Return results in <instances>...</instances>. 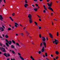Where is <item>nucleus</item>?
<instances>
[{
  "label": "nucleus",
  "mask_w": 60,
  "mask_h": 60,
  "mask_svg": "<svg viewBox=\"0 0 60 60\" xmlns=\"http://www.w3.org/2000/svg\"><path fill=\"white\" fill-rule=\"evenodd\" d=\"M28 18L29 19V21L30 22V24L32 23V22H33V20L32 19V15H31V14H29L28 15Z\"/></svg>",
  "instance_id": "f257e3e1"
},
{
  "label": "nucleus",
  "mask_w": 60,
  "mask_h": 60,
  "mask_svg": "<svg viewBox=\"0 0 60 60\" xmlns=\"http://www.w3.org/2000/svg\"><path fill=\"white\" fill-rule=\"evenodd\" d=\"M52 2H51L48 5L49 6V7H48V9L50 10H51L52 11H53V10L52 8H50L52 6Z\"/></svg>",
  "instance_id": "f03ea898"
},
{
  "label": "nucleus",
  "mask_w": 60,
  "mask_h": 60,
  "mask_svg": "<svg viewBox=\"0 0 60 60\" xmlns=\"http://www.w3.org/2000/svg\"><path fill=\"white\" fill-rule=\"evenodd\" d=\"M55 44L56 45H57L59 43V41L58 40H57L56 39H54V41H53V43L54 44H55Z\"/></svg>",
  "instance_id": "7ed1b4c3"
},
{
  "label": "nucleus",
  "mask_w": 60,
  "mask_h": 60,
  "mask_svg": "<svg viewBox=\"0 0 60 60\" xmlns=\"http://www.w3.org/2000/svg\"><path fill=\"white\" fill-rule=\"evenodd\" d=\"M5 41H6V42H7L8 43V44H9V45H10L11 44V43H12V42H11V41H8L7 40V39H6Z\"/></svg>",
  "instance_id": "20e7f679"
},
{
  "label": "nucleus",
  "mask_w": 60,
  "mask_h": 60,
  "mask_svg": "<svg viewBox=\"0 0 60 60\" xmlns=\"http://www.w3.org/2000/svg\"><path fill=\"white\" fill-rule=\"evenodd\" d=\"M1 50L2 52H6V51L5 50V49L4 48H2L1 49Z\"/></svg>",
  "instance_id": "39448f33"
},
{
  "label": "nucleus",
  "mask_w": 60,
  "mask_h": 60,
  "mask_svg": "<svg viewBox=\"0 0 60 60\" xmlns=\"http://www.w3.org/2000/svg\"><path fill=\"white\" fill-rule=\"evenodd\" d=\"M42 41L43 42L45 41H46V38L44 37H42Z\"/></svg>",
  "instance_id": "423d86ee"
},
{
  "label": "nucleus",
  "mask_w": 60,
  "mask_h": 60,
  "mask_svg": "<svg viewBox=\"0 0 60 60\" xmlns=\"http://www.w3.org/2000/svg\"><path fill=\"white\" fill-rule=\"evenodd\" d=\"M0 30H1V32H4V29L3 28V27H0Z\"/></svg>",
  "instance_id": "0eeeda50"
},
{
  "label": "nucleus",
  "mask_w": 60,
  "mask_h": 60,
  "mask_svg": "<svg viewBox=\"0 0 60 60\" xmlns=\"http://www.w3.org/2000/svg\"><path fill=\"white\" fill-rule=\"evenodd\" d=\"M43 44L45 48H46V47H47V46L46 45V43L45 42H43Z\"/></svg>",
  "instance_id": "6e6552de"
},
{
  "label": "nucleus",
  "mask_w": 60,
  "mask_h": 60,
  "mask_svg": "<svg viewBox=\"0 0 60 60\" xmlns=\"http://www.w3.org/2000/svg\"><path fill=\"white\" fill-rule=\"evenodd\" d=\"M45 50L44 49V47L43 46V47L41 49V51L42 52H44Z\"/></svg>",
  "instance_id": "1a4fd4ad"
},
{
  "label": "nucleus",
  "mask_w": 60,
  "mask_h": 60,
  "mask_svg": "<svg viewBox=\"0 0 60 60\" xmlns=\"http://www.w3.org/2000/svg\"><path fill=\"white\" fill-rule=\"evenodd\" d=\"M3 18L2 17V16L1 15H0V20H1V21H3Z\"/></svg>",
  "instance_id": "9d476101"
},
{
  "label": "nucleus",
  "mask_w": 60,
  "mask_h": 60,
  "mask_svg": "<svg viewBox=\"0 0 60 60\" xmlns=\"http://www.w3.org/2000/svg\"><path fill=\"white\" fill-rule=\"evenodd\" d=\"M49 35L50 36V37L51 38H53V36L52 35L51 33H49Z\"/></svg>",
  "instance_id": "9b49d317"
},
{
  "label": "nucleus",
  "mask_w": 60,
  "mask_h": 60,
  "mask_svg": "<svg viewBox=\"0 0 60 60\" xmlns=\"http://www.w3.org/2000/svg\"><path fill=\"white\" fill-rule=\"evenodd\" d=\"M10 52L12 53H13L14 54H15V52H14V51L12 50H10Z\"/></svg>",
  "instance_id": "f8f14e48"
},
{
  "label": "nucleus",
  "mask_w": 60,
  "mask_h": 60,
  "mask_svg": "<svg viewBox=\"0 0 60 60\" xmlns=\"http://www.w3.org/2000/svg\"><path fill=\"white\" fill-rule=\"evenodd\" d=\"M15 26L16 27H18L17 26H18L19 25L17 23H15Z\"/></svg>",
  "instance_id": "ddd939ff"
},
{
  "label": "nucleus",
  "mask_w": 60,
  "mask_h": 60,
  "mask_svg": "<svg viewBox=\"0 0 60 60\" xmlns=\"http://www.w3.org/2000/svg\"><path fill=\"white\" fill-rule=\"evenodd\" d=\"M24 6L25 8H27V6H28V4H25Z\"/></svg>",
  "instance_id": "4468645a"
},
{
  "label": "nucleus",
  "mask_w": 60,
  "mask_h": 60,
  "mask_svg": "<svg viewBox=\"0 0 60 60\" xmlns=\"http://www.w3.org/2000/svg\"><path fill=\"white\" fill-rule=\"evenodd\" d=\"M4 56L6 57H7V53H4Z\"/></svg>",
  "instance_id": "2eb2a0df"
},
{
  "label": "nucleus",
  "mask_w": 60,
  "mask_h": 60,
  "mask_svg": "<svg viewBox=\"0 0 60 60\" xmlns=\"http://www.w3.org/2000/svg\"><path fill=\"white\" fill-rule=\"evenodd\" d=\"M11 48H12V49H14L15 48V47H14V46L13 45H11Z\"/></svg>",
  "instance_id": "dca6fc26"
},
{
  "label": "nucleus",
  "mask_w": 60,
  "mask_h": 60,
  "mask_svg": "<svg viewBox=\"0 0 60 60\" xmlns=\"http://www.w3.org/2000/svg\"><path fill=\"white\" fill-rule=\"evenodd\" d=\"M5 37L6 38H9V37L7 35H6L5 36Z\"/></svg>",
  "instance_id": "f3484780"
},
{
  "label": "nucleus",
  "mask_w": 60,
  "mask_h": 60,
  "mask_svg": "<svg viewBox=\"0 0 60 60\" xmlns=\"http://www.w3.org/2000/svg\"><path fill=\"white\" fill-rule=\"evenodd\" d=\"M6 46H7V47H9V44H8V43L7 42L6 43Z\"/></svg>",
  "instance_id": "a211bd4d"
},
{
  "label": "nucleus",
  "mask_w": 60,
  "mask_h": 60,
  "mask_svg": "<svg viewBox=\"0 0 60 60\" xmlns=\"http://www.w3.org/2000/svg\"><path fill=\"white\" fill-rule=\"evenodd\" d=\"M55 53L56 55H58L59 54V52L57 51H56L55 52Z\"/></svg>",
  "instance_id": "6ab92c4d"
},
{
  "label": "nucleus",
  "mask_w": 60,
  "mask_h": 60,
  "mask_svg": "<svg viewBox=\"0 0 60 60\" xmlns=\"http://www.w3.org/2000/svg\"><path fill=\"white\" fill-rule=\"evenodd\" d=\"M12 42L14 43V44H16V43H15V41L13 40H12Z\"/></svg>",
  "instance_id": "aec40b11"
},
{
  "label": "nucleus",
  "mask_w": 60,
  "mask_h": 60,
  "mask_svg": "<svg viewBox=\"0 0 60 60\" xmlns=\"http://www.w3.org/2000/svg\"><path fill=\"white\" fill-rule=\"evenodd\" d=\"M16 44L17 46H18V47H20V45H19L18 43H16Z\"/></svg>",
  "instance_id": "412c9836"
},
{
  "label": "nucleus",
  "mask_w": 60,
  "mask_h": 60,
  "mask_svg": "<svg viewBox=\"0 0 60 60\" xmlns=\"http://www.w3.org/2000/svg\"><path fill=\"white\" fill-rule=\"evenodd\" d=\"M7 57H8H8L10 56V54L8 53H7Z\"/></svg>",
  "instance_id": "4be33fe9"
},
{
  "label": "nucleus",
  "mask_w": 60,
  "mask_h": 60,
  "mask_svg": "<svg viewBox=\"0 0 60 60\" xmlns=\"http://www.w3.org/2000/svg\"><path fill=\"white\" fill-rule=\"evenodd\" d=\"M20 34H21L22 36H24V34L23 33H21Z\"/></svg>",
  "instance_id": "5701e85b"
},
{
  "label": "nucleus",
  "mask_w": 60,
  "mask_h": 60,
  "mask_svg": "<svg viewBox=\"0 0 60 60\" xmlns=\"http://www.w3.org/2000/svg\"><path fill=\"white\" fill-rule=\"evenodd\" d=\"M37 9H38V8H34V10L35 11H37Z\"/></svg>",
  "instance_id": "b1692460"
},
{
  "label": "nucleus",
  "mask_w": 60,
  "mask_h": 60,
  "mask_svg": "<svg viewBox=\"0 0 60 60\" xmlns=\"http://www.w3.org/2000/svg\"><path fill=\"white\" fill-rule=\"evenodd\" d=\"M34 23L35 24L36 26H37V25H38V24H37V22H34Z\"/></svg>",
  "instance_id": "393cba45"
},
{
  "label": "nucleus",
  "mask_w": 60,
  "mask_h": 60,
  "mask_svg": "<svg viewBox=\"0 0 60 60\" xmlns=\"http://www.w3.org/2000/svg\"><path fill=\"white\" fill-rule=\"evenodd\" d=\"M40 46L41 47L42 46V43H41Z\"/></svg>",
  "instance_id": "a878e982"
},
{
  "label": "nucleus",
  "mask_w": 60,
  "mask_h": 60,
  "mask_svg": "<svg viewBox=\"0 0 60 60\" xmlns=\"http://www.w3.org/2000/svg\"><path fill=\"white\" fill-rule=\"evenodd\" d=\"M9 18L10 19H11V20H12V21H13V19H12V18H11V17H10Z\"/></svg>",
  "instance_id": "bb28decb"
},
{
  "label": "nucleus",
  "mask_w": 60,
  "mask_h": 60,
  "mask_svg": "<svg viewBox=\"0 0 60 60\" xmlns=\"http://www.w3.org/2000/svg\"><path fill=\"white\" fill-rule=\"evenodd\" d=\"M57 36H58V35H59V33H58V32H57Z\"/></svg>",
  "instance_id": "cd10ccee"
},
{
  "label": "nucleus",
  "mask_w": 60,
  "mask_h": 60,
  "mask_svg": "<svg viewBox=\"0 0 60 60\" xmlns=\"http://www.w3.org/2000/svg\"><path fill=\"white\" fill-rule=\"evenodd\" d=\"M11 30V28H8V31H9L10 30Z\"/></svg>",
  "instance_id": "c85d7f7f"
},
{
  "label": "nucleus",
  "mask_w": 60,
  "mask_h": 60,
  "mask_svg": "<svg viewBox=\"0 0 60 60\" xmlns=\"http://www.w3.org/2000/svg\"><path fill=\"white\" fill-rule=\"evenodd\" d=\"M2 28H4V29H5V27L3 25H2Z\"/></svg>",
  "instance_id": "c756f323"
},
{
  "label": "nucleus",
  "mask_w": 60,
  "mask_h": 60,
  "mask_svg": "<svg viewBox=\"0 0 60 60\" xmlns=\"http://www.w3.org/2000/svg\"><path fill=\"white\" fill-rule=\"evenodd\" d=\"M25 2L26 4H27V0H25Z\"/></svg>",
  "instance_id": "7c9ffc66"
},
{
  "label": "nucleus",
  "mask_w": 60,
  "mask_h": 60,
  "mask_svg": "<svg viewBox=\"0 0 60 60\" xmlns=\"http://www.w3.org/2000/svg\"><path fill=\"white\" fill-rule=\"evenodd\" d=\"M45 56H48V55H47V53H45Z\"/></svg>",
  "instance_id": "2f4dec72"
},
{
  "label": "nucleus",
  "mask_w": 60,
  "mask_h": 60,
  "mask_svg": "<svg viewBox=\"0 0 60 60\" xmlns=\"http://www.w3.org/2000/svg\"><path fill=\"white\" fill-rule=\"evenodd\" d=\"M56 59H58V56H57L56 57Z\"/></svg>",
  "instance_id": "473e14b6"
},
{
  "label": "nucleus",
  "mask_w": 60,
  "mask_h": 60,
  "mask_svg": "<svg viewBox=\"0 0 60 60\" xmlns=\"http://www.w3.org/2000/svg\"><path fill=\"white\" fill-rule=\"evenodd\" d=\"M41 29V27L39 26V29Z\"/></svg>",
  "instance_id": "72a5a7b5"
},
{
  "label": "nucleus",
  "mask_w": 60,
  "mask_h": 60,
  "mask_svg": "<svg viewBox=\"0 0 60 60\" xmlns=\"http://www.w3.org/2000/svg\"><path fill=\"white\" fill-rule=\"evenodd\" d=\"M39 37L40 38H41V34H39Z\"/></svg>",
  "instance_id": "f704fd0d"
},
{
  "label": "nucleus",
  "mask_w": 60,
  "mask_h": 60,
  "mask_svg": "<svg viewBox=\"0 0 60 60\" xmlns=\"http://www.w3.org/2000/svg\"><path fill=\"white\" fill-rule=\"evenodd\" d=\"M37 16L39 18H40V19H41V16H40L39 15H37Z\"/></svg>",
  "instance_id": "c9c22d12"
},
{
  "label": "nucleus",
  "mask_w": 60,
  "mask_h": 60,
  "mask_svg": "<svg viewBox=\"0 0 60 60\" xmlns=\"http://www.w3.org/2000/svg\"><path fill=\"white\" fill-rule=\"evenodd\" d=\"M38 53H39V54H40L41 53V51H39L38 52Z\"/></svg>",
  "instance_id": "e433bc0d"
},
{
  "label": "nucleus",
  "mask_w": 60,
  "mask_h": 60,
  "mask_svg": "<svg viewBox=\"0 0 60 60\" xmlns=\"http://www.w3.org/2000/svg\"><path fill=\"white\" fill-rule=\"evenodd\" d=\"M15 15V13H13L12 14V16H14Z\"/></svg>",
  "instance_id": "4c0bfd02"
},
{
  "label": "nucleus",
  "mask_w": 60,
  "mask_h": 60,
  "mask_svg": "<svg viewBox=\"0 0 60 60\" xmlns=\"http://www.w3.org/2000/svg\"><path fill=\"white\" fill-rule=\"evenodd\" d=\"M0 38L1 39H2V40H4V38H2V37L1 36H0Z\"/></svg>",
  "instance_id": "58836bf2"
},
{
  "label": "nucleus",
  "mask_w": 60,
  "mask_h": 60,
  "mask_svg": "<svg viewBox=\"0 0 60 60\" xmlns=\"http://www.w3.org/2000/svg\"><path fill=\"white\" fill-rule=\"evenodd\" d=\"M35 5L36 6V7H38V4H36Z\"/></svg>",
  "instance_id": "ea45409f"
},
{
  "label": "nucleus",
  "mask_w": 60,
  "mask_h": 60,
  "mask_svg": "<svg viewBox=\"0 0 60 60\" xmlns=\"http://www.w3.org/2000/svg\"><path fill=\"white\" fill-rule=\"evenodd\" d=\"M23 29L24 30H25L26 28V27H24L23 28Z\"/></svg>",
  "instance_id": "a19ab883"
},
{
  "label": "nucleus",
  "mask_w": 60,
  "mask_h": 60,
  "mask_svg": "<svg viewBox=\"0 0 60 60\" xmlns=\"http://www.w3.org/2000/svg\"><path fill=\"white\" fill-rule=\"evenodd\" d=\"M0 46H2V43H0Z\"/></svg>",
  "instance_id": "79ce46f5"
},
{
  "label": "nucleus",
  "mask_w": 60,
  "mask_h": 60,
  "mask_svg": "<svg viewBox=\"0 0 60 60\" xmlns=\"http://www.w3.org/2000/svg\"><path fill=\"white\" fill-rule=\"evenodd\" d=\"M44 9H45V11H47V8H44Z\"/></svg>",
  "instance_id": "37998d69"
},
{
  "label": "nucleus",
  "mask_w": 60,
  "mask_h": 60,
  "mask_svg": "<svg viewBox=\"0 0 60 60\" xmlns=\"http://www.w3.org/2000/svg\"><path fill=\"white\" fill-rule=\"evenodd\" d=\"M43 11L44 13H45V12H46V11H45V10H44Z\"/></svg>",
  "instance_id": "c03bdc74"
},
{
  "label": "nucleus",
  "mask_w": 60,
  "mask_h": 60,
  "mask_svg": "<svg viewBox=\"0 0 60 60\" xmlns=\"http://www.w3.org/2000/svg\"><path fill=\"white\" fill-rule=\"evenodd\" d=\"M18 55H19V56H21V54H20L19 53H18Z\"/></svg>",
  "instance_id": "a18cd8bd"
},
{
  "label": "nucleus",
  "mask_w": 60,
  "mask_h": 60,
  "mask_svg": "<svg viewBox=\"0 0 60 60\" xmlns=\"http://www.w3.org/2000/svg\"><path fill=\"white\" fill-rule=\"evenodd\" d=\"M26 32L27 34H29V33H28V32H27V31H26Z\"/></svg>",
  "instance_id": "49530a36"
},
{
  "label": "nucleus",
  "mask_w": 60,
  "mask_h": 60,
  "mask_svg": "<svg viewBox=\"0 0 60 60\" xmlns=\"http://www.w3.org/2000/svg\"><path fill=\"white\" fill-rule=\"evenodd\" d=\"M16 36H18V35H18V34H16Z\"/></svg>",
  "instance_id": "de8ad7c7"
},
{
  "label": "nucleus",
  "mask_w": 60,
  "mask_h": 60,
  "mask_svg": "<svg viewBox=\"0 0 60 60\" xmlns=\"http://www.w3.org/2000/svg\"><path fill=\"white\" fill-rule=\"evenodd\" d=\"M49 0H47V2H49Z\"/></svg>",
  "instance_id": "09e8293b"
},
{
  "label": "nucleus",
  "mask_w": 60,
  "mask_h": 60,
  "mask_svg": "<svg viewBox=\"0 0 60 60\" xmlns=\"http://www.w3.org/2000/svg\"><path fill=\"white\" fill-rule=\"evenodd\" d=\"M39 21H41V19H39Z\"/></svg>",
  "instance_id": "8fccbe9b"
},
{
  "label": "nucleus",
  "mask_w": 60,
  "mask_h": 60,
  "mask_svg": "<svg viewBox=\"0 0 60 60\" xmlns=\"http://www.w3.org/2000/svg\"><path fill=\"white\" fill-rule=\"evenodd\" d=\"M43 6L44 8H46V7H45V5H43Z\"/></svg>",
  "instance_id": "3c124183"
},
{
  "label": "nucleus",
  "mask_w": 60,
  "mask_h": 60,
  "mask_svg": "<svg viewBox=\"0 0 60 60\" xmlns=\"http://www.w3.org/2000/svg\"><path fill=\"white\" fill-rule=\"evenodd\" d=\"M19 25H20V26H22V25L21 24H20Z\"/></svg>",
  "instance_id": "603ef678"
},
{
  "label": "nucleus",
  "mask_w": 60,
  "mask_h": 60,
  "mask_svg": "<svg viewBox=\"0 0 60 60\" xmlns=\"http://www.w3.org/2000/svg\"><path fill=\"white\" fill-rule=\"evenodd\" d=\"M43 56L44 57H45V55H43Z\"/></svg>",
  "instance_id": "864d4df0"
},
{
  "label": "nucleus",
  "mask_w": 60,
  "mask_h": 60,
  "mask_svg": "<svg viewBox=\"0 0 60 60\" xmlns=\"http://www.w3.org/2000/svg\"><path fill=\"white\" fill-rule=\"evenodd\" d=\"M52 22V26H53V25H54V23H53V22Z\"/></svg>",
  "instance_id": "5fc2aeb1"
},
{
  "label": "nucleus",
  "mask_w": 60,
  "mask_h": 60,
  "mask_svg": "<svg viewBox=\"0 0 60 60\" xmlns=\"http://www.w3.org/2000/svg\"><path fill=\"white\" fill-rule=\"evenodd\" d=\"M51 57H53V55H51Z\"/></svg>",
  "instance_id": "6e6d98bb"
},
{
  "label": "nucleus",
  "mask_w": 60,
  "mask_h": 60,
  "mask_svg": "<svg viewBox=\"0 0 60 60\" xmlns=\"http://www.w3.org/2000/svg\"><path fill=\"white\" fill-rule=\"evenodd\" d=\"M32 6L33 7H35V6H34V5H32Z\"/></svg>",
  "instance_id": "4d7b16f0"
},
{
  "label": "nucleus",
  "mask_w": 60,
  "mask_h": 60,
  "mask_svg": "<svg viewBox=\"0 0 60 60\" xmlns=\"http://www.w3.org/2000/svg\"><path fill=\"white\" fill-rule=\"evenodd\" d=\"M53 13H51V16H52V15H53Z\"/></svg>",
  "instance_id": "13d9d810"
},
{
  "label": "nucleus",
  "mask_w": 60,
  "mask_h": 60,
  "mask_svg": "<svg viewBox=\"0 0 60 60\" xmlns=\"http://www.w3.org/2000/svg\"><path fill=\"white\" fill-rule=\"evenodd\" d=\"M32 44L33 45H34V43L33 42L32 43Z\"/></svg>",
  "instance_id": "bf43d9fd"
},
{
  "label": "nucleus",
  "mask_w": 60,
  "mask_h": 60,
  "mask_svg": "<svg viewBox=\"0 0 60 60\" xmlns=\"http://www.w3.org/2000/svg\"><path fill=\"white\" fill-rule=\"evenodd\" d=\"M34 1H35V2H37V0H34Z\"/></svg>",
  "instance_id": "052dcab7"
},
{
  "label": "nucleus",
  "mask_w": 60,
  "mask_h": 60,
  "mask_svg": "<svg viewBox=\"0 0 60 60\" xmlns=\"http://www.w3.org/2000/svg\"><path fill=\"white\" fill-rule=\"evenodd\" d=\"M39 1H40V2H42V1H43V0H39Z\"/></svg>",
  "instance_id": "680f3d73"
},
{
  "label": "nucleus",
  "mask_w": 60,
  "mask_h": 60,
  "mask_svg": "<svg viewBox=\"0 0 60 60\" xmlns=\"http://www.w3.org/2000/svg\"><path fill=\"white\" fill-rule=\"evenodd\" d=\"M37 9H40V7L39 6H38V8Z\"/></svg>",
  "instance_id": "e2e57ef3"
},
{
  "label": "nucleus",
  "mask_w": 60,
  "mask_h": 60,
  "mask_svg": "<svg viewBox=\"0 0 60 60\" xmlns=\"http://www.w3.org/2000/svg\"><path fill=\"white\" fill-rule=\"evenodd\" d=\"M4 3H6V2H5V0H4Z\"/></svg>",
  "instance_id": "0e129e2a"
},
{
  "label": "nucleus",
  "mask_w": 60,
  "mask_h": 60,
  "mask_svg": "<svg viewBox=\"0 0 60 60\" xmlns=\"http://www.w3.org/2000/svg\"><path fill=\"white\" fill-rule=\"evenodd\" d=\"M2 1V0H0V4L1 3V2Z\"/></svg>",
  "instance_id": "69168bd1"
},
{
  "label": "nucleus",
  "mask_w": 60,
  "mask_h": 60,
  "mask_svg": "<svg viewBox=\"0 0 60 60\" xmlns=\"http://www.w3.org/2000/svg\"><path fill=\"white\" fill-rule=\"evenodd\" d=\"M6 49L7 50L8 49V48H7V47H6Z\"/></svg>",
  "instance_id": "338daca9"
},
{
  "label": "nucleus",
  "mask_w": 60,
  "mask_h": 60,
  "mask_svg": "<svg viewBox=\"0 0 60 60\" xmlns=\"http://www.w3.org/2000/svg\"><path fill=\"white\" fill-rule=\"evenodd\" d=\"M53 60H56L54 58H53Z\"/></svg>",
  "instance_id": "774afa93"
}]
</instances>
